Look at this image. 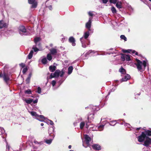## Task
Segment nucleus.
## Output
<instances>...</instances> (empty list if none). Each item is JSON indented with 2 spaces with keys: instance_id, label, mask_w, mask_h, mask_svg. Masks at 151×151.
<instances>
[{
  "instance_id": "nucleus-1",
  "label": "nucleus",
  "mask_w": 151,
  "mask_h": 151,
  "mask_svg": "<svg viewBox=\"0 0 151 151\" xmlns=\"http://www.w3.org/2000/svg\"><path fill=\"white\" fill-rule=\"evenodd\" d=\"M60 74V76L62 77L63 76L64 72L63 70L60 71L59 70H57L54 73H51L50 76V78L51 79L55 77H58L59 76Z\"/></svg>"
},
{
  "instance_id": "nucleus-2",
  "label": "nucleus",
  "mask_w": 151,
  "mask_h": 151,
  "mask_svg": "<svg viewBox=\"0 0 151 151\" xmlns=\"http://www.w3.org/2000/svg\"><path fill=\"white\" fill-rule=\"evenodd\" d=\"M28 1L29 4H32L31 9H35L37 7L38 3L36 0H28Z\"/></svg>"
},
{
  "instance_id": "nucleus-3",
  "label": "nucleus",
  "mask_w": 151,
  "mask_h": 151,
  "mask_svg": "<svg viewBox=\"0 0 151 151\" xmlns=\"http://www.w3.org/2000/svg\"><path fill=\"white\" fill-rule=\"evenodd\" d=\"M136 60L137 63H135V64L136 65L137 67V68L138 70L141 71L142 70V62L140 60L136 59Z\"/></svg>"
},
{
  "instance_id": "nucleus-4",
  "label": "nucleus",
  "mask_w": 151,
  "mask_h": 151,
  "mask_svg": "<svg viewBox=\"0 0 151 151\" xmlns=\"http://www.w3.org/2000/svg\"><path fill=\"white\" fill-rule=\"evenodd\" d=\"M146 134L144 132H142L141 134L138 137V141L140 142H142L143 141L145 138L147 139Z\"/></svg>"
},
{
  "instance_id": "nucleus-5",
  "label": "nucleus",
  "mask_w": 151,
  "mask_h": 151,
  "mask_svg": "<svg viewBox=\"0 0 151 151\" xmlns=\"http://www.w3.org/2000/svg\"><path fill=\"white\" fill-rule=\"evenodd\" d=\"M8 26V24L4 22L3 20H0V29L7 28Z\"/></svg>"
},
{
  "instance_id": "nucleus-6",
  "label": "nucleus",
  "mask_w": 151,
  "mask_h": 151,
  "mask_svg": "<svg viewBox=\"0 0 151 151\" xmlns=\"http://www.w3.org/2000/svg\"><path fill=\"white\" fill-rule=\"evenodd\" d=\"M69 42L72 44L73 46H75L76 44L75 42V38L73 37H70L69 39Z\"/></svg>"
},
{
  "instance_id": "nucleus-7",
  "label": "nucleus",
  "mask_w": 151,
  "mask_h": 151,
  "mask_svg": "<svg viewBox=\"0 0 151 151\" xmlns=\"http://www.w3.org/2000/svg\"><path fill=\"white\" fill-rule=\"evenodd\" d=\"M92 147L94 150H101V147L98 144H94L92 145Z\"/></svg>"
},
{
  "instance_id": "nucleus-8",
  "label": "nucleus",
  "mask_w": 151,
  "mask_h": 151,
  "mask_svg": "<svg viewBox=\"0 0 151 151\" xmlns=\"http://www.w3.org/2000/svg\"><path fill=\"white\" fill-rule=\"evenodd\" d=\"M85 139L86 143L87 145L89 144L90 142L91 141V138L87 135H85Z\"/></svg>"
},
{
  "instance_id": "nucleus-9",
  "label": "nucleus",
  "mask_w": 151,
  "mask_h": 151,
  "mask_svg": "<svg viewBox=\"0 0 151 151\" xmlns=\"http://www.w3.org/2000/svg\"><path fill=\"white\" fill-rule=\"evenodd\" d=\"M130 78V76L129 74H127L121 80V82L126 81L128 80Z\"/></svg>"
},
{
  "instance_id": "nucleus-10",
  "label": "nucleus",
  "mask_w": 151,
  "mask_h": 151,
  "mask_svg": "<svg viewBox=\"0 0 151 151\" xmlns=\"http://www.w3.org/2000/svg\"><path fill=\"white\" fill-rule=\"evenodd\" d=\"M36 119L41 122H43L45 119V117L42 115H38V116L37 117Z\"/></svg>"
},
{
  "instance_id": "nucleus-11",
  "label": "nucleus",
  "mask_w": 151,
  "mask_h": 151,
  "mask_svg": "<svg viewBox=\"0 0 151 151\" xmlns=\"http://www.w3.org/2000/svg\"><path fill=\"white\" fill-rule=\"evenodd\" d=\"M3 78L4 81L6 83L8 82L10 79L8 75L6 73H4Z\"/></svg>"
},
{
  "instance_id": "nucleus-12",
  "label": "nucleus",
  "mask_w": 151,
  "mask_h": 151,
  "mask_svg": "<svg viewBox=\"0 0 151 151\" xmlns=\"http://www.w3.org/2000/svg\"><path fill=\"white\" fill-rule=\"evenodd\" d=\"M150 144V141L149 139L147 138L143 144L145 146L147 147Z\"/></svg>"
},
{
  "instance_id": "nucleus-13",
  "label": "nucleus",
  "mask_w": 151,
  "mask_h": 151,
  "mask_svg": "<svg viewBox=\"0 0 151 151\" xmlns=\"http://www.w3.org/2000/svg\"><path fill=\"white\" fill-rule=\"evenodd\" d=\"M91 19H89L88 21L86 24V27L89 30H90V29L91 27Z\"/></svg>"
},
{
  "instance_id": "nucleus-14",
  "label": "nucleus",
  "mask_w": 151,
  "mask_h": 151,
  "mask_svg": "<svg viewBox=\"0 0 151 151\" xmlns=\"http://www.w3.org/2000/svg\"><path fill=\"white\" fill-rule=\"evenodd\" d=\"M19 30L23 33H25L26 32V29L24 26H20L19 28Z\"/></svg>"
},
{
  "instance_id": "nucleus-15",
  "label": "nucleus",
  "mask_w": 151,
  "mask_h": 151,
  "mask_svg": "<svg viewBox=\"0 0 151 151\" xmlns=\"http://www.w3.org/2000/svg\"><path fill=\"white\" fill-rule=\"evenodd\" d=\"M50 54L52 55H55L57 53V52L56 49L52 48L50 50Z\"/></svg>"
},
{
  "instance_id": "nucleus-16",
  "label": "nucleus",
  "mask_w": 151,
  "mask_h": 151,
  "mask_svg": "<svg viewBox=\"0 0 151 151\" xmlns=\"http://www.w3.org/2000/svg\"><path fill=\"white\" fill-rule=\"evenodd\" d=\"M56 67L55 65H51L49 67L50 71L51 72H53L56 70Z\"/></svg>"
},
{
  "instance_id": "nucleus-17",
  "label": "nucleus",
  "mask_w": 151,
  "mask_h": 151,
  "mask_svg": "<svg viewBox=\"0 0 151 151\" xmlns=\"http://www.w3.org/2000/svg\"><path fill=\"white\" fill-rule=\"evenodd\" d=\"M32 76V73L30 72L29 74L28 77L26 80V81L27 84H28L29 83L31 78Z\"/></svg>"
},
{
  "instance_id": "nucleus-18",
  "label": "nucleus",
  "mask_w": 151,
  "mask_h": 151,
  "mask_svg": "<svg viewBox=\"0 0 151 151\" xmlns=\"http://www.w3.org/2000/svg\"><path fill=\"white\" fill-rule=\"evenodd\" d=\"M116 6L119 9L122 8V3L121 1H117V2L116 3Z\"/></svg>"
},
{
  "instance_id": "nucleus-19",
  "label": "nucleus",
  "mask_w": 151,
  "mask_h": 151,
  "mask_svg": "<svg viewBox=\"0 0 151 151\" xmlns=\"http://www.w3.org/2000/svg\"><path fill=\"white\" fill-rule=\"evenodd\" d=\"M119 71L122 74H126V70L124 69L122 67H121V68H120L119 70Z\"/></svg>"
},
{
  "instance_id": "nucleus-20",
  "label": "nucleus",
  "mask_w": 151,
  "mask_h": 151,
  "mask_svg": "<svg viewBox=\"0 0 151 151\" xmlns=\"http://www.w3.org/2000/svg\"><path fill=\"white\" fill-rule=\"evenodd\" d=\"M73 68L72 66H70L68 68V74H70L72 72Z\"/></svg>"
},
{
  "instance_id": "nucleus-21",
  "label": "nucleus",
  "mask_w": 151,
  "mask_h": 151,
  "mask_svg": "<svg viewBox=\"0 0 151 151\" xmlns=\"http://www.w3.org/2000/svg\"><path fill=\"white\" fill-rule=\"evenodd\" d=\"M33 51L31 50L28 56V59H30L32 58L33 56Z\"/></svg>"
},
{
  "instance_id": "nucleus-22",
  "label": "nucleus",
  "mask_w": 151,
  "mask_h": 151,
  "mask_svg": "<svg viewBox=\"0 0 151 151\" xmlns=\"http://www.w3.org/2000/svg\"><path fill=\"white\" fill-rule=\"evenodd\" d=\"M40 40L41 39L39 37H36L34 38V42L36 45H37V42L40 41Z\"/></svg>"
},
{
  "instance_id": "nucleus-23",
  "label": "nucleus",
  "mask_w": 151,
  "mask_h": 151,
  "mask_svg": "<svg viewBox=\"0 0 151 151\" xmlns=\"http://www.w3.org/2000/svg\"><path fill=\"white\" fill-rule=\"evenodd\" d=\"M31 115L33 116H35V117L37 118L38 116V115L36 112L34 111H32L30 112Z\"/></svg>"
},
{
  "instance_id": "nucleus-24",
  "label": "nucleus",
  "mask_w": 151,
  "mask_h": 151,
  "mask_svg": "<svg viewBox=\"0 0 151 151\" xmlns=\"http://www.w3.org/2000/svg\"><path fill=\"white\" fill-rule=\"evenodd\" d=\"M89 35V31H87L84 33V37L85 39H87Z\"/></svg>"
},
{
  "instance_id": "nucleus-25",
  "label": "nucleus",
  "mask_w": 151,
  "mask_h": 151,
  "mask_svg": "<svg viewBox=\"0 0 151 151\" xmlns=\"http://www.w3.org/2000/svg\"><path fill=\"white\" fill-rule=\"evenodd\" d=\"M144 132L146 134V136L147 135L148 136H151V131L148 130H146Z\"/></svg>"
},
{
  "instance_id": "nucleus-26",
  "label": "nucleus",
  "mask_w": 151,
  "mask_h": 151,
  "mask_svg": "<svg viewBox=\"0 0 151 151\" xmlns=\"http://www.w3.org/2000/svg\"><path fill=\"white\" fill-rule=\"evenodd\" d=\"M121 58L122 59V60L123 61H125V60L126 55L123 54V53H121Z\"/></svg>"
},
{
  "instance_id": "nucleus-27",
  "label": "nucleus",
  "mask_w": 151,
  "mask_h": 151,
  "mask_svg": "<svg viewBox=\"0 0 151 151\" xmlns=\"http://www.w3.org/2000/svg\"><path fill=\"white\" fill-rule=\"evenodd\" d=\"M111 10L112 12L114 14H115L116 13V10L114 6H112L111 8Z\"/></svg>"
},
{
  "instance_id": "nucleus-28",
  "label": "nucleus",
  "mask_w": 151,
  "mask_h": 151,
  "mask_svg": "<svg viewBox=\"0 0 151 151\" xmlns=\"http://www.w3.org/2000/svg\"><path fill=\"white\" fill-rule=\"evenodd\" d=\"M47 59L49 60L50 61L52 59V57L50 54L49 53L47 54Z\"/></svg>"
},
{
  "instance_id": "nucleus-29",
  "label": "nucleus",
  "mask_w": 151,
  "mask_h": 151,
  "mask_svg": "<svg viewBox=\"0 0 151 151\" xmlns=\"http://www.w3.org/2000/svg\"><path fill=\"white\" fill-rule=\"evenodd\" d=\"M28 104H30L33 101V99H25L24 100Z\"/></svg>"
},
{
  "instance_id": "nucleus-30",
  "label": "nucleus",
  "mask_w": 151,
  "mask_h": 151,
  "mask_svg": "<svg viewBox=\"0 0 151 151\" xmlns=\"http://www.w3.org/2000/svg\"><path fill=\"white\" fill-rule=\"evenodd\" d=\"M53 128L52 127H50V128H49L48 132V133L49 134H51L52 133V132H53Z\"/></svg>"
},
{
  "instance_id": "nucleus-31",
  "label": "nucleus",
  "mask_w": 151,
  "mask_h": 151,
  "mask_svg": "<svg viewBox=\"0 0 151 151\" xmlns=\"http://www.w3.org/2000/svg\"><path fill=\"white\" fill-rule=\"evenodd\" d=\"M42 62L43 64H46L47 63V60L46 58H43L42 60Z\"/></svg>"
},
{
  "instance_id": "nucleus-32",
  "label": "nucleus",
  "mask_w": 151,
  "mask_h": 151,
  "mask_svg": "<svg viewBox=\"0 0 151 151\" xmlns=\"http://www.w3.org/2000/svg\"><path fill=\"white\" fill-rule=\"evenodd\" d=\"M85 124V123L84 122H81L80 124V128L82 129Z\"/></svg>"
},
{
  "instance_id": "nucleus-33",
  "label": "nucleus",
  "mask_w": 151,
  "mask_h": 151,
  "mask_svg": "<svg viewBox=\"0 0 151 151\" xmlns=\"http://www.w3.org/2000/svg\"><path fill=\"white\" fill-rule=\"evenodd\" d=\"M120 37L121 39L124 40L125 41H127V38L124 35H122L120 36Z\"/></svg>"
},
{
  "instance_id": "nucleus-34",
  "label": "nucleus",
  "mask_w": 151,
  "mask_h": 151,
  "mask_svg": "<svg viewBox=\"0 0 151 151\" xmlns=\"http://www.w3.org/2000/svg\"><path fill=\"white\" fill-rule=\"evenodd\" d=\"M131 56L129 55H126L125 60L127 61H129L131 60L130 56Z\"/></svg>"
},
{
  "instance_id": "nucleus-35",
  "label": "nucleus",
  "mask_w": 151,
  "mask_h": 151,
  "mask_svg": "<svg viewBox=\"0 0 151 151\" xmlns=\"http://www.w3.org/2000/svg\"><path fill=\"white\" fill-rule=\"evenodd\" d=\"M24 92L25 93H27V94H31L32 93V91L29 89H28L27 90L25 91Z\"/></svg>"
},
{
  "instance_id": "nucleus-36",
  "label": "nucleus",
  "mask_w": 151,
  "mask_h": 151,
  "mask_svg": "<svg viewBox=\"0 0 151 151\" xmlns=\"http://www.w3.org/2000/svg\"><path fill=\"white\" fill-rule=\"evenodd\" d=\"M28 70L27 66H26L25 67L23 68L22 70V73L23 74H25Z\"/></svg>"
},
{
  "instance_id": "nucleus-37",
  "label": "nucleus",
  "mask_w": 151,
  "mask_h": 151,
  "mask_svg": "<svg viewBox=\"0 0 151 151\" xmlns=\"http://www.w3.org/2000/svg\"><path fill=\"white\" fill-rule=\"evenodd\" d=\"M132 50H122V51L124 53H130L131 52H132Z\"/></svg>"
},
{
  "instance_id": "nucleus-38",
  "label": "nucleus",
  "mask_w": 151,
  "mask_h": 151,
  "mask_svg": "<svg viewBox=\"0 0 151 151\" xmlns=\"http://www.w3.org/2000/svg\"><path fill=\"white\" fill-rule=\"evenodd\" d=\"M52 139H49L46 140L45 142L47 144H50L52 142Z\"/></svg>"
},
{
  "instance_id": "nucleus-39",
  "label": "nucleus",
  "mask_w": 151,
  "mask_h": 151,
  "mask_svg": "<svg viewBox=\"0 0 151 151\" xmlns=\"http://www.w3.org/2000/svg\"><path fill=\"white\" fill-rule=\"evenodd\" d=\"M141 94V93H137L135 94L134 98L135 99H138L139 98V96Z\"/></svg>"
},
{
  "instance_id": "nucleus-40",
  "label": "nucleus",
  "mask_w": 151,
  "mask_h": 151,
  "mask_svg": "<svg viewBox=\"0 0 151 151\" xmlns=\"http://www.w3.org/2000/svg\"><path fill=\"white\" fill-rule=\"evenodd\" d=\"M104 125H101L99 127L98 129L99 131H102L104 129Z\"/></svg>"
},
{
  "instance_id": "nucleus-41",
  "label": "nucleus",
  "mask_w": 151,
  "mask_h": 151,
  "mask_svg": "<svg viewBox=\"0 0 151 151\" xmlns=\"http://www.w3.org/2000/svg\"><path fill=\"white\" fill-rule=\"evenodd\" d=\"M117 0H109V2L111 3L115 4L117 2Z\"/></svg>"
},
{
  "instance_id": "nucleus-42",
  "label": "nucleus",
  "mask_w": 151,
  "mask_h": 151,
  "mask_svg": "<svg viewBox=\"0 0 151 151\" xmlns=\"http://www.w3.org/2000/svg\"><path fill=\"white\" fill-rule=\"evenodd\" d=\"M19 65L22 68H24V67H25V64L23 63H21L19 64Z\"/></svg>"
},
{
  "instance_id": "nucleus-43",
  "label": "nucleus",
  "mask_w": 151,
  "mask_h": 151,
  "mask_svg": "<svg viewBox=\"0 0 151 151\" xmlns=\"http://www.w3.org/2000/svg\"><path fill=\"white\" fill-rule=\"evenodd\" d=\"M32 49L34 50L35 52H37L39 50V49L37 47H34V46L33 47Z\"/></svg>"
},
{
  "instance_id": "nucleus-44",
  "label": "nucleus",
  "mask_w": 151,
  "mask_h": 151,
  "mask_svg": "<svg viewBox=\"0 0 151 151\" xmlns=\"http://www.w3.org/2000/svg\"><path fill=\"white\" fill-rule=\"evenodd\" d=\"M116 121H113L110 122V124L112 126H114L116 124Z\"/></svg>"
},
{
  "instance_id": "nucleus-45",
  "label": "nucleus",
  "mask_w": 151,
  "mask_h": 151,
  "mask_svg": "<svg viewBox=\"0 0 151 151\" xmlns=\"http://www.w3.org/2000/svg\"><path fill=\"white\" fill-rule=\"evenodd\" d=\"M37 92L38 93H40L41 92V89L40 87H38L37 88Z\"/></svg>"
},
{
  "instance_id": "nucleus-46",
  "label": "nucleus",
  "mask_w": 151,
  "mask_h": 151,
  "mask_svg": "<svg viewBox=\"0 0 151 151\" xmlns=\"http://www.w3.org/2000/svg\"><path fill=\"white\" fill-rule=\"evenodd\" d=\"M142 64L143 66L144 67V68H145L146 66V62L145 60H143V62L142 63Z\"/></svg>"
},
{
  "instance_id": "nucleus-47",
  "label": "nucleus",
  "mask_w": 151,
  "mask_h": 151,
  "mask_svg": "<svg viewBox=\"0 0 151 151\" xmlns=\"http://www.w3.org/2000/svg\"><path fill=\"white\" fill-rule=\"evenodd\" d=\"M56 83V81L55 80H53L52 81V84L53 86H54Z\"/></svg>"
},
{
  "instance_id": "nucleus-48",
  "label": "nucleus",
  "mask_w": 151,
  "mask_h": 151,
  "mask_svg": "<svg viewBox=\"0 0 151 151\" xmlns=\"http://www.w3.org/2000/svg\"><path fill=\"white\" fill-rule=\"evenodd\" d=\"M88 15L89 16L92 17L93 16V14L91 12H89L88 13Z\"/></svg>"
},
{
  "instance_id": "nucleus-49",
  "label": "nucleus",
  "mask_w": 151,
  "mask_h": 151,
  "mask_svg": "<svg viewBox=\"0 0 151 151\" xmlns=\"http://www.w3.org/2000/svg\"><path fill=\"white\" fill-rule=\"evenodd\" d=\"M104 4H106L108 1V0H102Z\"/></svg>"
},
{
  "instance_id": "nucleus-50",
  "label": "nucleus",
  "mask_w": 151,
  "mask_h": 151,
  "mask_svg": "<svg viewBox=\"0 0 151 151\" xmlns=\"http://www.w3.org/2000/svg\"><path fill=\"white\" fill-rule=\"evenodd\" d=\"M33 101V103L34 104H36L37 103V102H38V99H36L35 100V101Z\"/></svg>"
},
{
  "instance_id": "nucleus-51",
  "label": "nucleus",
  "mask_w": 151,
  "mask_h": 151,
  "mask_svg": "<svg viewBox=\"0 0 151 151\" xmlns=\"http://www.w3.org/2000/svg\"><path fill=\"white\" fill-rule=\"evenodd\" d=\"M36 45L37 46L39 47H41V44L40 43H39L38 44H37V45Z\"/></svg>"
},
{
  "instance_id": "nucleus-52",
  "label": "nucleus",
  "mask_w": 151,
  "mask_h": 151,
  "mask_svg": "<svg viewBox=\"0 0 151 151\" xmlns=\"http://www.w3.org/2000/svg\"><path fill=\"white\" fill-rule=\"evenodd\" d=\"M48 8L50 10H52V6L51 5H50L48 6Z\"/></svg>"
},
{
  "instance_id": "nucleus-53",
  "label": "nucleus",
  "mask_w": 151,
  "mask_h": 151,
  "mask_svg": "<svg viewBox=\"0 0 151 151\" xmlns=\"http://www.w3.org/2000/svg\"><path fill=\"white\" fill-rule=\"evenodd\" d=\"M50 124L51 125H52L54 124V123L52 121L50 120Z\"/></svg>"
},
{
  "instance_id": "nucleus-54",
  "label": "nucleus",
  "mask_w": 151,
  "mask_h": 151,
  "mask_svg": "<svg viewBox=\"0 0 151 151\" xmlns=\"http://www.w3.org/2000/svg\"><path fill=\"white\" fill-rule=\"evenodd\" d=\"M3 75L2 74L1 72H0V78L3 77Z\"/></svg>"
},
{
  "instance_id": "nucleus-55",
  "label": "nucleus",
  "mask_w": 151,
  "mask_h": 151,
  "mask_svg": "<svg viewBox=\"0 0 151 151\" xmlns=\"http://www.w3.org/2000/svg\"><path fill=\"white\" fill-rule=\"evenodd\" d=\"M132 52L133 54H134V53H135V52H136V51L135 50H132Z\"/></svg>"
},
{
  "instance_id": "nucleus-56",
  "label": "nucleus",
  "mask_w": 151,
  "mask_h": 151,
  "mask_svg": "<svg viewBox=\"0 0 151 151\" xmlns=\"http://www.w3.org/2000/svg\"><path fill=\"white\" fill-rule=\"evenodd\" d=\"M141 128V127L137 128L136 130L137 131L139 130Z\"/></svg>"
},
{
  "instance_id": "nucleus-57",
  "label": "nucleus",
  "mask_w": 151,
  "mask_h": 151,
  "mask_svg": "<svg viewBox=\"0 0 151 151\" xmlns=\"http://www.w3.org/2000/svg\"><path fill=\"white\" fill-rule=\"evenodd\" d=\"M147 138L149 139L150 141V144H151V138H150L149 137H147Z\"/></svg>"
},
{
  "instance_id": "nucleus-58",
  "label": "nucleus",
  "mask_w": 151,
  "mask_h": 151,
  "mask_svg": "<svg viewBox=\"0 0 151 151\" xmlns=\"http://www.w3.org/2000/svg\"><path fill=\"white\" fill-rule=\"evenodd\" d=\"M90 114H88V118H87V119H88V122H89V116H90Z\"/></svg>"
},
{
  "instance_id": "nucleus-59",
  "label": "nucleus",
  "mask_w": 151,
  "mask_h": 151,
  "mask_svg": "<svg viewBox=\"0 0 151 151\" xmlns=\"http://www.w3.org/2000/svg\"><path fill=\"white\" fill-rule=\"evenodd\" d=\"M83 37H82V38H81L80 39V40L81 41V42L82 43H83V41H82V39H83Z\"/></svg>"
},
{
  "instance_id": "nucleus-60",
  "label": "nucleus",
  "mask_w": 151,
  "mask_h": 151,
  "mask_svg": "<svg viewBox=\"0 0 151 151\" xmlns=\"http://www.w3.org/2000/svg\"><path fill=\"white\" fill-rule=\"evenodd\" d=\"M71 145H69V146H68V148L69 149H71Z\"/></svg>"
},
{
  "instance_id": "nucleus-61",
  "label": "nucleus",
  "mask_w": 151,
  "mask_h": 151,
  "mask_svg": "<svg viewBox=\"0 0 151 151\" xmlns=\"http://www.w3.org/2000/svg\"><path fill=\"white\" fill-rule=\"evenodd\" d=\"M135 54L136 55H138V53L137 52H135Z\"/></svg>"
},
{
  "instance_id": "nucleus-62",
  "label": "nucleus",
  "mask_w": 151,
  "mask_h": 151,
  "mask_svg": "<svg viewBox=\"0 0 151 151\" xmlns=\"http://www.w3.org/2000/svg\"><path fill=\"white\" fill-rule=\"evenodd\" d=\"M41 126H43L44 125V124L43 123H42L41 124Z\"/></svg>"
},
{
  "instance_id": "nucleus-63",
  "label": "nucleus",
  "mask_w": 151,
  "mask_h": 151,
  "mask_svg": "<svg viewBox=\"0 0 151 151\" xmlns=\"http://www.w3.org/2000/svg\"><path fill=\"white\" fill-rule=\"evenodd\" d=\"M34 142H35V143H37V141H34Z\"/></svg>"
},
{
  "instance_id": "nucleus-64",
  "label": "nucleus",
  "mask_w": 151,
  "mask_h": 151,
  "mask_svg": "<svg viewBox=\"0 0 151 151\" xmlns=\"http://www.w3.org/2000/svg\"><path fill=\"white\" fill-rule=\"evenodd\" d=\"M69 151H74L73 150H70Z\"/></svg>"
}]
</instances>
